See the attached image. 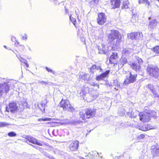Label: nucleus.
Masks as SVG:
<instances>
[{
    "label": "nucleus",
    "instance_id": "1",
    "mask_svg": "<svg viewBox=\"0 0 159 159\" xmlns=\"http://www.w3.org/2000/svg\"><path fill=\"white\" fill-rule=\"evenodd\" d=\"M108 43L111 45L113 50L118 47L121 42V36L119 32L117 30H112L108 34Z\"/></svg>",
    "mask_w": 159,
    "mask_h": 159
},
{
    "label": "nucleus",
    "instance_id": "2",
    "mask_svg": "<svg viewBox=\"0 0 159 159\" xmlns=\"http://www.w3.org/2000/svg\"><path fill=\"white\" fill-rule=\"evenodd\" d=\"M95 110L94 109H87L85 110V113L83 111L80 112V118L83 120H86L87 119H89L93 118L95 114Z\"/></svg>",
    "mask_w": 159,
    "mask_h": 159
},
{
    "label": "nucleus",
    "instance_id": "3",
    "mask_svg": "<svg viewBox=\"0 0 159 159\" xmlns=\"http://www.w3.org/2000/svg\"><path fill=\"white\" fill-rule=\"evenodd\" d=\"M147 73L151 76L157 78L159 76V69L157 67L149 65L147 69Z\"/></svg>",
    "mask_w": 159,
    "mask_h": 159
},
{
    "label": "nucleus",
    "instance_id": "4",
    "mask_svg": "<svg viewBox=\"0 0 159 159\" xmlns=\"http://www.w3.org/2000/svg\"><path fill=\"white\" fill-rule=\"evenodd\" d=\"M136 62H133L129 65L132 69L137 72H139L141 70V66L140 65L143 63L142 60L137 57L136 58Z\"/></svg>",
    "mask_w": 159,
    "mask_h": 159
},
{
    "label": "nucleus",
    "instance_id": "5",
    "mask_svg": "<svg viewBox=\"0 0 159 159\" xmlns=\"http://www.w3.org/2000/svg\"><path fill=\"white\" fill-rule=\"evenodd\" d=\"M60 107L63 108L65 111L72 112L75 110L73 106L70 104L69 101L67 100L62 99L60 102Z\"/></svg>",
    "mask_w": 159,
    "mask_h": 159
},
{
    "label": "nucleus",
    "instance_id": "6",
    "mask_svg": "<svg viewBox=\"0 0 159 159\" xmlns=\"http://www.w3.org/2000/svg\"><path fill=\"white\" fill-rule=\"evenodd\" d=\"M11 83L10 82L0 84V94L1 96L6 95L10 90Z\"/></svg>",
    "mask_w": 159,
    "mask_h": 159
},
{
    "label": "nucleus",
    "instance_id": "7",
    "mask_svg": "<svg viewBox=\"0 0 159 159\" xmlns=\"http://www.w3.org/2000/svg\"><path fill=\"white\" fill-rule=\"evenodd\" d=\"M153 113H155L154 112ZM155 115L154 114L153 115L152 113L147 112L140 113L139 114L140 120L144 122L149 121L150 120V117H154Z\"/></svg>",
    "mask_w": 159,
    "mask_h": 159
},
{
    "label": "nucleus",
    "instance_id": "8",
    "mask_svg": "<svg viewBox=\"0 0 159 159\" xmlns=\"http://www.w3.org/2000/svg\"><path fill=\"white\" fill-rule=\"evenodd\" d=\"M137 76V74H133L131 72H130L129 75H126V78L123 84H128L134 82L136 81Z\"/></svg>",
    "mask_w": 159,
    "mask_h": 159
},
{
    "label": "nucleus",
    "instance_id": "9",
    "mask_svg": "<svg viewBox=\"0 0 159 159\" xmlns=\"http://www.w3.org/2000/svg\"><path fill=\"white\" fill-rule=\"evenodd\" d=\"M143 37V35L142 33L140 32L132 33L128 34V39L132 40L139 39H141Z\"/></svg>",
    "mask_w": 159,
    "mask_h": 159
},
{
    "label": "nucleus",
    "instance_id": "10",
    "mask_svg": "<svg viewBox=\"0 0 159 159\" xmlns=\"http://www.w3.org/2000/svg\"><path fill=\"white\" fill-rule=\"evenodd\" d=\"M107 18L105 14L103 13H99L98 15V18H97V23L99 25H103L106 21Z\"/></svg>",
    "mask_w": 159,
    "mask_h": 159
},
{
    "label": "nucleus",
    "instance_id": "11",
    "mask_svg": "<svg viewBox=\"0 0 159 159\" xmlns=\"http://www.w3.org/2000/svg\"><path fill=\"white\" fill-rule=\"evenodd\" d=\"M79 142L77 140L72 142L69 145L68 148L70 150L72 151L76 150L79 146Z\"/></svg>",
    "mask_w": 159,
    "mask_h": 159
},
{
    "label": "nucleus",
    "instance_id": "12",
    "mask_svg": "<svg viewBox=\"0 0 159 159\" xmlns=\"http://www.w3.org/2000/svg\"><path fill=\"white\" fill-rule=\"evenodd\" d=\"M9 108L7 107L6 108V110L7 111H10L11 112H13L16 111L17 108V106L15 102H12L9 103L8 105Z\"/></svg>",
    "mask_w": 159,
    "mask_h": 159
},
{
    "label": "nucleus",
    "instance_id": "13",
    "mask_svg": "<svg viewBox=\"0 0 159 159\" xmlns=\"http://www.w3.org/2000/svg\"><path fill=\"white\" fill-rule=\"evenodd\" d=\"M25 138L29 142L34 144L41 146H43V144L40 142H39L37 139L33 137L27 135L26 136Z\"/></svg>",
    "mask_w": 159,
    "mask_h": 159
},
{
    "label": "nucleus",
    "instance_id": "14",
    "mask_svg": "<svg viewBox=\"0 0 159 159\" xmlns=\"http://www.w3.org/2000/svg\"><path fill=\"white\" fill-rule=\"evenodd\" d=\"M139 114V111L131 109L129 110V112H127V115L130 118H133L136 117Z\"/></svg>",
    "mask_w": 159,
    "mask_h": 159
},
{
    "label": "nucleus",
    "instance_id": "15",
    "mask_svg": "<svg viewBox=\"0 0 159 159\" xmlns=\"http://www.w3.org/2000/svg\"><path fill=\"white\" fill-rule=\"evenodd\" d=\"M110 72V70H107L105 72L102 73L100 75L97 76L96 78V80L98 81L102 80L109 75Z\"/></svg>",
    "mask_w": 159,
    "mask_h": 159
},
{
    "label": "nucleus",
    "instance_id": "16",
    "mask_svg": "<svg viewBox=\"0 0 159 159\" xmlns=\"http://www.w3.org/2000/svg\"><path fill=\"white\" fill-rule=\"evenodd\" d=\"M151 152L153 156H158L159 154V145L153 146L151 147Z\"/></svg>",
    "mask_w": 159,
    "mask_h": 159
},
{
    "label": "nucleus",
    "instance_id": "17",
    "mask_svg": "<svg viewBox=\"0 0 159 159\" xmlns=\"http://www.w3.org/2000/svg\"><path fill=\"white\" fill-rule=\"evenodd\" d=\"M118 58L117 53L113 52L109 58L110 63L111 64H115L116 62V60Z\"/></svg>",
    "mask_w": 159,
    "mask_h": 159
},
{
    "label": "nucleus",
    "instance_id": "18",
    "mask_svg": "<svg viewBox=\"0 0 159 159\" xmlns=\"http://www.w3.org/2000/svg\"><path fill=\"white\" fill-rule=\"evenodd\" d=\"M120 0H111V4L113 9L118 8L120 6Z\"/></svg>",
    "mask_w": 159,
    "mask_h": 159
},
{
    "label": "nucleus",
    "instance_id": "19",
    "mask_svg": "<svg viewBox=\"0 0 159 159\" xmlns=\"http://www.w3.org/2000/svg\"><path fill=\"white\" fill-rule=\"evenodd\" d=\"M96 70L99 71L100 72H103V69L101 68V66L93 65L90 68V71L91 73H94L96 71Z\"/></svg>",
    "mask_w": 159,
    "mask_h": 159
},
{
    "label": "nucleus",
    "instance_id": "20",
    "mask_svg": "<svg viewBox=\"0 0 159 159\" xmlns=\"http://www.w3.org/2000/svg\"><path fill=\"white\" fill-rule=\"evenodd\" d=\"M147 87L152 91L155 97L159 98V95L157 93V92L155 90L154 86L152 84H148L147 86Z\"/></svg>",
    "mask_w": 159,
    "mask_h": 159
},
{
    "label": "nucleus",
    "instance_id": "21",
    "mask_svg": "<svg viewBox=\"0 0 159 159\" xmlns=\"http://www.w3.org/2000/svg\"><path fill=\"white\" fill-rule=\"evenodd\" d=\"M132 49H124L122 51V56L124 57H129L131 55V53Z\"/></svg>",
    "mask_w": 159,
    "mask_h": 159
},
{
    "label": "nucleus",
    "instance_id": "22",
    "mask_svg": "<svg viewBox=\"0 0 159 159\" xmlns=\"http://www.w3.org/2000/svg\"><path fill=\"white\" fill-rule=\"evenodd\" d=\"M82 79L85 81V82L88 83L89 82V80H91V78L90 77V76L88 74H84L82 76Z\"/></svg>",
    "mask_w": 159,
    "mask_h": 159
},
{
    "label": "nucleus",
    "instance_id": "23",
    "mask_svg": "<svg viewBox=\"0 0 159 159\" xmlns=\"http://www.w3.org/2000/svg\"><path fill=\"white\" fill-rule=\"evenodd\" d=\"M120 66L121 67L123 66L124 65L128 62L127 60L125 57L122 56L120 61Z\"/></svg>",
    "mask_w": 159,
    "mask_h": 159
},
{
    "label": "nucleus",
    "instance_id": "24",
    "mask_svg": "<svg viewBox=\"0 0 159 159\" xmlns=\"http://www.w3.org/2000/svg\"><path fill=\"white\" fill-rule=\"evenodd\" d=\"M157 22L156 21V20H154L150 22L149 27L151 29H154L157 25Z\"/></svg>",
    "mask_w": 159,
    "mask_h": 159
},
{
    "label": "nucleus",
    "instance_id": "25",
    "mask_svg": "<svg viewBox=\"0 0 159 159\" xmlns=\"http://www.w3.org/2000/svg\"><path fill=\"white\" fill-rule=\"evenodd\" d=\"M138 15L137 14H134L133 15L131 20L132 23L136 22L138 20Z\"/></svg>",
    "mask_w": 159,
    "mask_h": 159
},
{
    "label": "nucleus",
    "instance_id": "26",
    "mask_svg": "<svg viewBox=\"0 0 159 159\" xmlns=\"http://www.w3.org/2000/svg\"><path fill=\"white\" fill-rule=\"evenodd\" d=\"M98 49L99 51V53L100 54H106L107 52L105 51V49L102 48L99 46L98 47Z\"/></svg>",
    "mask_w": 159,
    "mask_h": 159
},
{
    "label": "nucleus",
    "instance_id": "27",
    "mask_svg": "<svg viewBox=\"0 0 159 159\" xmlns=\"http://www.w3.org/2000/svg\"><path fill=\"white\" fill-rule=\"evenodd\" d=\"M139 3H140L145 4L146 6H148L150 4V3L148 0H138Z\"/></svg>",
    "mask_w": 159,
    "mask_h": 159
},
{
    "label": "nucleus",
    "instance_id": "28",
    "mask_svg": "<svg viewBox=\"0 0 159 159\" xmlns=\"http://www.w3.org/2000/svg\"><path fill=\"white\" fill-rule=\"evenodd\" d=\"M99 0H91L90 2L91 6L93 7L94 6L97 5L98 2Z\"/></svg>",
    "mask_w": 159,
    "mask_h": 159
},
{
    "label": "nucleus",
    "instance_id": "29",
    "mask_svg": "<svg viewBox=\"0 0 159 159\" xmlns=\"http://www.w3.org/2000/svg\"><path fill=\"white\" fill-rule=\"evenodd\" d=\"M129 3L128 1H124L122 6V8L126 9L128 8V4Z\"/></svg>",
    "mask_w": 159,
    "mask_h": 159
},
{
    "label": "nucleus",
    "instance_id": "30",
    "mask_svg": "<svg viewBox=\"0 0 159 159\" xmlns=\"http://www.w3.org/2000/svg\"><path fill=\"white\" fill-rule=\"evenodd\" d=\"M46 104L44 103L43 102H41L40 104V105L42 107V108H40V110H42V109H43V111H45V107L47 106V103L48 102L47 101V100H46Z\"/></svg>",
    "mask_w": 159,
    "mask_h": 159
},
{
    "label": "nucleus",
    "instance_id": "31",
    "mask_svg": "<svg viewBox=\"0 0 159 159\" xmlns=\"http://www.w3.org/2000/svg\"><path fill=\"white\" fill-rule=\"evenodd\" d=\"M10 124L7 123L6 122H0V127H4L8 125H10Z\"/></svg>",
    "mask_w": 159,
    "mask_h": 159
},
{
    "label": "nucleus",
    "instance_id": "32",
    "mask_svg": "<svg viewBox=\"0 0 159 159\" xmlns=\"http://www.w3.org/2000/svg\"><path fill=\"white\" fill-rule=\"evenodd\" d=\"M7 135L10 137H14L16 136L17 134L14 132L12 131L8 133Z\"/></svg>",
    "mask_w": 159,
    "mask_h": 159
},
{
    "label": "nucleus",
    "instance_id": "33",
    "mask_svg": "<svg viewBox=\"0 0 159 159\" xmlns=\"http://www.w3.org/2000/svg\"><path fill=\"white\" fill-rule=\"evenodd\" d=\"M152 50L156 53H159V46H157L154 47Z\"/></svg>",
    "mask_w": 159,
    "mask_h": 159
},
{
    "label": "nucleus",
    "instance_id": "34",
    "mask_svg": "<svg viewBox=\"0 0 159 159\" xmlns=\"http://www.w3.org/2000/svg\"><path fill=\"white\" fill-rule=\"evenodd\" d=\"M51 120L50 118H43L39 119L38 120V121H50Z\"/></svg>",
    "mask_w": 159,
    "mask_h": 159
},
{
    "label": "nucleus",
    "instance_id": "35",
    "mask_svg": "<svg viewBox=\"0 0 159 159\" xmlns=\"http://www.w3.org/2000/svg\"><path fill=\"white\" fill-rule=\"evenodd\" d=\"M38 83L40 84H45V85H47L48 84V82H45L44 81H41L40 80H39L38 81Z\"/></svg>",
    "mask_w": 159,
    "mask_h": 159
},
{
    "label": "nucleus",
    "instance_id": "36",
    "mask_svg": "<svg viewBox=\"0 0 159 159\" xmlns=\"http://www.w3.org/2000/svg\"><path fill=\"white\" fill-rule=\"evenodd\" d=\"M70 19L72 22L74 24V23L76 22V20L73 17H71V15L70 16Z\"/></svg>",
    "mask_w": 159,
    "mask_h": 159
},
{
    "label": "nucleus",
    "instance_id": "37",
    "mask_svg": "<svg viewBox=\"0 0 159 159\" xmlns=\"http://www.w3.org/2000/svg\"><path fill=\"white\" fill-rule=\"evenodd\" d=\"M47 70L48 72H52L53 74H54L55 72L53 71L52 70L50 69V68H48L47 67H46Z\"/></svg>",
    "mask_w": 159,
    "mask_h": 159
},
{
    "label": "nucleus",
    "instance_id": "38",
    "mask_svg": "<svg viewBox=\"0 0 159 159\" xmlns=\"http://www.w3.org/2000/svg\"><path fill=\"white\" fill-rule=\"evenodd\" d=\"M46 145L49 148L48 149H47V150L48 151H51L53 150V147L52 146H51L48 145V144H46Z\"/></svg>",
    "mask_w": 159,
    "mask_h": 159
},
{
    "label": "nucleus",
    "instance_id": "39",
    "mask_svg": "<svg viewBox=\"0 0 159 159\" xmlns=\"http://www.w3.org/2000/svg\"><path fill=\"white\" fill-rule=\"evenodd\" d=\"M89 84H90L91 85H93L94 86H98V87L99 86V85L97 84H95V83H93V82H90V83H89Z\"/></svg>",
    "mask_w": 159,
    "mask_h": 159
},
{
    "label": "nucleus",
    "instance_id": "40",
    "mask_svg": "<svg viewBox=\"0 0 159 159\" xmlns=\"http://www.w3.org/2000/svg\"><path fill=\"white\" fill-rule=\"evenodd\" d=\"M43 154L45 156L47 157H48V156L50 155L49 153L45 152H43Z\"/></svg>",
    "mask_w": 159,
    "mask_h": 159
},
{
    "label": "nucleus",
    "instance_id": "41",
    "mask_svg": "<svg viewBox=\"0 0 159 159\" xmlns=\"http://www.w3.org/2000/svg\"><path fill=\"white\" fill-rule=\"evenodd\" d=\"M25 36H22V39L23 40H26L27 39V38L26 37V34H25Z\"/></svg>",
    "mask_w": 159,
    "mask_h": 159
},
{
    "label": "nucleus",
    "instance_id": "42",
    "mask_svg": "<svg viewBox=\"0 0 159 159\" xmlns=\"http://www.w3.org/2000/svg\"><path fill=\"white\" fill-rule=\"evenodd\" d=\"M144 137L145 135L143 134H141L139 136V138L140 139H143L144 138Z\"/></svg>",
    "mask_w": 159,
    "mask_h": 159
},
{
    "label": "nucleus",
    "instance_id": "43",
    "mask_svg": "<svg viewBox=\"0 0 159 159\" xmlns=\"http://www.w3.org/2000/svg\"><path fill=\"white\" fill-rule=\"evenodd\" d=\"M47 157L49 159H55L52 156L49 155L48 157Z\"/></svg>",
    "mask_w": 159,
    "mask_h": 159
},
{
    "label": "nucleus",
    "instance_id": "44",
    "mask_svg": "<svg viewBox=\"0 0 159 159\" xmlns=\"http://www.w3.org/2000/svg\"><path fill=\"white\" fill-rule=\"evenodd\" d=\"M30 145H31L32 147H33V148H38V147L37 146H35V145H32L31 144H30Z\"/></svg>",
    "mask_w": 159,
    "mask_h": 159
},
{
    "label": "nucleus",
    "instance_id": "45",
    "mask_svg": "<svg viewBox=\"0 0 159 159\" xmlns=\"http://www.w3.org/2000/svg\"><path fill=\"white\" fill-rule=\"evenodd\" d=\"M85 157H86V158H83V157H80V159H88V156H85Z\"/></svg>",
    "mask_w": 159,
    "mask_h": 159
},
{
    "label": "nucleus",
    "instance_id": "46",
    "mask_svg": "<svg viewBox=\"0 0 159 159\" xmlns=\"http://www.w3.org/2000/svg\"><path fill=\"white\" fill-rule=\"evenodd\" d=\"M105 45L104 44H102V48H103L104 49H105Z\"/></svg>",
    "mask_w": 159,
    "mask_h": 159
},
{
    "label": "nucleus",
    "instance_id": "47",
    "mask_svg": "<svg viewBox=\"0 0 159 159\" xmlns=\"http://www.w3.org/2000/svg\"><path fill=\"white\" fill-rule=\"evenodd\" d=\"M23 63H24V64H25V65H26V66L27 67H28V66H29V65H28L27 63H26V62H23Z\"/></svg>",
    "mask_w": 159,
    "mask_h": 159
},
{
    "label": "nucleus",
    "instance_id": "48",
    "mask_svg": "<svg viewBox=\"0 0 159 159\" xmlns=\"http://www.w3.org/2000/svg\"><path fill=\"white\" fill-rule=\"evenodd\" d=\"M28 48H29V50L30 51H31L32 50H31V49H30V48L28 46Z\"/></svg>",
    "mask_w": 159,
    "mask_h": 159
},
{
    "label": "nucleus",
    "instance_id": "49",
    "mask_svg": "<svg viewBox=\"0 0 159 159\" xmlns=\"http://www.w3.org/2000/svg\"><path fill=\"white\" fill-rule=\"evenodd\" d=\"M117 81L116 80H115L114 81V83H117Z\"/></svg>",
    "mask_w": 159,
    "mask_h": 159
},
{
    "label": "nucleus",
    "instance_id": "50",
    "mask_svg": "<svg viewBox=\"0 0 159 159\" xmlns=\"http://www.w3.org/2000/svg\"><path fill=\"white\" fill-rule=\"evenodd\" d=\"M82 40L83 41H84V38H82Z\"/></svg>",
    "mask_w": 159,
    "mask_h": 159
},
{
    "label": "nucleus",
    "instance_id": "51",
    "mask_svg": "<svg viewBox=\"0 0 159 159\" xmlns=\"http://www.w3.org/2000/svg\"><path fill=\"white\" fill-rule=\"evenodd\" d=\"M4 47L5 48H6V46H4Z\"/></svg>",
    "mask_w": 159,
    "mask_h": 159
},
{
    "label": "nucleus",
    "instance_id": "52",
    "mask_svg": "<svg viewBox=\"0 0 159 159\" xmlns=\"http://www.w3.org/2000/svg\"><path fill=\"white\" fill-rule=\"evenodd\" d=\"M148 19H149L150 20V17H149Z\"/></svg>",
    "mask_w": 159,
    "mask_h": 159
},
{
    "label": "nucleus",
    "instance_id": "53",
    "mask_svg": "<svg viewBox=\"0 0 159 159\" xmlns=\"http://www.w3.org/2000/svg\"><path fill=\"white\" fill-rule=\"evenodd\" d=\"M75 13H76V14L77 15V13H76V11H75Z\"/></svg>",
    "mask_w": 159,
    "mask_h": 159
},
{
    "label": "nucleus",
    "instance_id": "54",
    "mask_svg": "<svg viewBox=\"0 0 159 159\" xmlns=\"http://www.w3.org/2000/svg\"><path fill=\"white\" fill-rule=\"evenodd\" d=\"M75 13H76V14L77 15V13H76V11H75Z\"/></svg>",
    "mask_w": 159,
    "mask_h": 159
},
{
    "label": "nucleus",
    "instance_id": "55",
    "mask_svg": "<svg viewBox=\"0 0 159 159\" xmlns=\"http://www.w3.org/2000/svg\"><path fill=\"white\" fill-rule=\"evenodd\" d=\"M148 130V129H147L146 130H143V131H146V130Z\"/></svg>",
    "mask_w": 159,
    "mask_h": 159
},
{
    "label": "nucleus",
    "instance_id": "56",
    "mask_svg": "<svg viewBox=\"0 0 159 159\" xmlns=\"http://www.w3.org/2000/svg\"><path fill=\"white\" fill-rule=\"evenodd\" d=\"M19 60H20V61H21V60H20V59H19Z\"/></svg>",
    "mask_w": 159,
    "mask_h": 159
}]
</instances>
